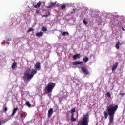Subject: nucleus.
I'll list each match as a JSON object with an SVG mask.
<instances>
[{"label":"nucleus","instance_id":"f257e3e1","mask_svg":"<svg viewBox=\"0 0 125 125\" xmlns=\"http://www.w3.org/2000/svg\"><path fill=\"white\" fill-rule=\"evenodd\" d=\"M107 109L109 116V125H111L112 123H114V116H115V113H116V111L118 110V105H115L114 107V105L109 104V105L107 106ZM108 113L105 111L103 112L105 120L108 119Z\"/></svg>","mask_w":125,"mask_h":125},{"label":"nucleus","instance_id":"f03ea898","mask_svg":"<svg viewBox=\"0 0 125 125\" xmlns=\"http://www.w3.org/2000/svg\"><path fill=\"white\" fill-rule=\"evenodd\" d=\"M89 123V115L88 114L84 115L82 119L78 121L77 125H88Z\"/></svg>","mask_w":125,"mask_h":125},{"label":"nucleus","instance_id":"7ed1b4c3","mask_svg":"<svg viewBox=\"0 0 125 125\" xmlns=\"http://www.w3.org/2000/svg\"><path fill=\"white\" fill-rule=\"evenodd\" d=\"M55 83H53L52 82H49L48 84L45 87V90L47 92V93H50L52 92V90H53V88L55 87L56 85Z\"/></svg>","mask_w":125,"mask_h":125},{"label":"nucleus","instance_id":"20e7f679","mask_svg":"<svg viewBox=\"0 0 125 125\" xmlns=\"http://www.w3.org/2000/svg\"><path fill=\"white\" fill-rule=\"evenodd\" d=\"M37 74V70L35 69H31V72L29 74V72H26L24 73V76H23V79L24 80H31L34 77L35 74Z\"/></svg>","mask_w":125,"mask_h":125},{"label":"nucleus","instance_id":"39448f33","mask_svg":"<svg viewBox=\"0 0 125 125\" xmlns=\"http://www.w3.org/2000/svg\"><path fill=\"white\" fill-rule=\"evenodd\" d=\"M75 112H76L75 108H72L71 110L70 113L71 114V122H76V121H77V119H76V118H74V113H75Z\"/></svg>","mask_w":125,"mask_h":125},{"label":"nucleus","instance_id":"423d86ee","mask_svg":"<svg viewBox=\"0 0 125 125\" xmlns=\"http://www.w3.org/2000/svg\"><path fill=\"white\" fill-rule=\"evenodd\" d=\"M81 71L83 73V74H84V75H89V71H88L87 68L84 66L81 67Z\"/></svg>","mask_w":125,"mask_h":125},{"label":"nucleus","instance_id":"0eeeda50","mask_svg":"<svg viewBox=\"0 0 125 125\" xmlns=\"http://www.w3.org/2000/svg\"><path fill=\"white\" fill-rule=\"evenodd\" d=\"M81 64H82V66H83V62H79V61H76L73 63V66H77V65H81Z\"/></svg>","mask_w":125,"mask_h":125},{"label":"nucleus","instance_id":"6e6552de","mask_svg":"<svg viewBox=\"0 0 125 125\" xmlns=\"http://www.w3.org/2000/svg\"><path fill=\"white\" fill-rule=\"evenodd\" d=\"M52 114H53V109L51 108L48 111V117L50 118Z\"/></svg>","mask_w":125,"mask_h":125},{"label":"nucleus","instance_id":"1a4fd4ad","mask_svg":"<svg viewBox=\"0 0 125 125\" xmlns=\"http://www.w3.org/2000/svg\"><path fill=\"white\" fill-rule=\"evenodd\" d=\"M81 57H82V56H81L80 54H77L72 56L73 59L74 60H76L77 59H78V58H80Z\"/></svg>","mask_w":125,"mask_h":125},{"label":"nucleus","instance_id":"9d476101","mask_svg":"<svg viewBox=\"0 0 125 125\" xmlns=\"http://www.w3.org/2000/svg\"><path fill=\"white\" fill-rule=\"evenodd\" d=\"M35 69L36 70H41V63L37 62L34 66Z\"/></svg>","mask_w":125,"mask_h":125},{"label":"nucleus","instance_id":"9b49d317","mask_svg":"<svg viewBox=\"0 0 125 125\" xmlns=\"http://www.w3.org/2000/svg\"><path fill=\"white\" fill-rule=\"evenodd\" d=\"M119 65V63L118 62H115V64L113 65L112 67V72H114V71H115L116 69L118 68V65Z\"/></svg>","mask_w":125,"mask_h":125},{"label":"nucleus","instance_id":"f8f14e48","mask_svg":"<svg viewBox=\"0 0 125 125\" xmlns=\"http://www.w3.org/2000/svg\"><path fill=\"white\" fill-rule=\"evenodd\" d=\"M43 35V32H42V31L38 32L35 34L36 37H42V36Z\"/></svg>","mask_w":125,"mask_h":125},{"label":"nucleus","instance_id":"ddd939ff","mask_svg":"<svg viewBox=\"0 0 125 125\" xmlns=\"http://www.w3.org/2000/svg\"><path fill=\"white\" fill-rule=\"evenodd\" d=\"M120 45H122V43H120V41H118L115 45V47L117 49H119V48H120Z\"/></svg>","mask_w":125,"mask_h":125},{"label":"nucleus","instance_id":"4468645a","mask_svg":"<svg viewBox=\"0 0 125 125\" xmlns=\"http://www.w3.org/2000/svg\"><path fill=\"white\" fill-rule=\"evenodd\" d=\"M17 110H18V108H17V107H16L15 108H14V109L13 110V112H12V113L11 114L12 117H13V116L14 115H15V113H16V112H17Z\"/></svg>","mask_w":125,"mask_h":125},{"label":"nucleus","instance_id":"2eb2a0df","mask_svg":"<svg viewBox=\"0 0 125 125\" xmlns=\"http://www.w3.org/2000/svg\"><path fill=\"white\" fill-rule=\"evenodd\" d=\"M15 68H17V64L16 62H14L12 64V70H15Z\"/></svg>","mask_w":125,"mask_h":125},{"label":"nucleus","instance_id":"dca6fc26","mask_svg":"<svg viewBox=\"0 0 125 125\" xmlns=\"http://www.w3.org/2000/svg\"><path fill=\"white\" fill-rule=\"evenodd\" d=\"M20 118L22 120V121H24L25 118H26V115H25L22 113H20Z\"/></svg>","mask_w":125,"mask_h":125},{"label":"nucleus","instance_id":"f3484780","mask_svg":"<svg viewBox=\"0 0 125 125\" xmlns=\"http://www.w3.org/2000/svg\"><path fill=\"white\" fill-rule=\"evenodd\" d=\"M33 6H34L35 8L40 7L41 6V2H39L36 5L33 4Z\"/></svg>","mask_w":125,"mask_h":125},{"label":"nucleus","instance_id":"a211bd4d","mask_svg":"<svg viewBox=\"0 0 125 125\" xmlns=\"http://www.w3.org/2000/svg\"><path fill=\"white\" fill-rule=\"evenodd\" d=\"M61 9H62V10H65V9H66V5L61 4Z\"/></svg>","mask_w":125,"mask_h":125},{"label":"nucleus","instance_id":"6ab92c4d","mask_svg":"<svg viewBox=\"0 0 125 125\" xmlns=\"http://www.w3.org/2000/svg\"><path fill=\"white\" fill-rule=\"evenodd\" d=\"M3 109L4 110V112H7V107L6 106V104H4L3 106Z\"/></svg>","mask_w":125,"mask_h":125},{"label":"nucleus","instance_id":"aec40b11","mask_svg":"<svg viewBox=\"0 0 125 125\" xmlns=\"http://www.w3.org/2000/svg\"><path fill=\"white\" fill-rule=\"evenodd\" d=\"M83 61L84 62V63H86V62L88 61V58L87 57H85L83 58Z\"/></svg>","mask_w":125,"mask_h":125},{"label":"nucleus","instance_id":"412c9836","mask_svg":"<svg viewBox=\"0 0 125 125\" xmlns=\"http://www.w3.org/2000/svg\"><path fill=\"white\" fill-rule=\"evenodd\" d=\"M62 36H69V33L68 32H63L62 33Z\"/></svg>","mask_w":125,"mask_h":125},{"label":"nucleus","instance_id":"4be33fe9","mask_svg":"<svg viewBox=\"0 0 125 125\" xmlns=\"http://www.w3.org/2000/svg\"><path fill=\"white\" fill-rule=\"evenodd\" d=\"M25 105L26 106H28L29 108H30V107H31V104H30V102H29V101H27L26 102Z\"/></svg>","mask_w":125,"mask_h":125},{"label":"nucleus","instance_id":"5701e85b","mask_svg":"<svg viewBox=\"0 0 125 125\" xmlns=\"http://www.w3.org/2000/svg\"><path fill=\"white\" fill-rule=\"evenodd\" d=\"M50 16V12H48V15H43L42 16V17H48V16Z\"/></svg>","mask_w":125,"mask_h":125},{"label":"nucleus","instance_id":"b1692460","mask_svg":"<svg viewBox=\"0 0 125 125\" xmlns=\"http://www.w3.org/2000/svg\"><path fill=\"white\" fill-rule=\"evenodd\" d=\"M106 95L107 96V97H109V98H111V93L109 92H107Z\"/></svg>","mask_w":125,"mask_h":125},{"label":"nucleus","instance_id":"393cba45","mask_svg":"<svg viewBox=\"0 0 125 125\" xmlns=\"http://www.w3.org/2000/svg\"><path fill=\"white\" fill-rule=\"evenodd\" d=\"M42 31L43 32H46V31H47V28H46V27H43L42 28Z\"/></svg>","mask_w":125,"mask_h":125},{"label":"nucleus","instance_id":"a878e982","mask_svg":"<svg viewBox=\"0 0 125 125\" xmlns=\"http://www.w3.org/2000/svg\"><path fill=\"white\" fill-rule=\"evenodd\" d=\"M31 67H28L25 73H29V72H31Z\"/></svg>","mask_w":125,"mask_h":125},{"label":"nucleus","instance_id":"bb28decb","mask_svg":"<svg viewBox=\"0 0 125 125\" xmlns=\"http://www.w3.org/2000/svg\"><path fill=\"white\" fill-rule=\"evenodd\" d=\"M33 30H34V29H33V28H30L27 31V33H30V32H32V31H33Z\"/></svg>","mask_w":125,"mask_h":125},{"label":"nucleus","instance_id":"cd10ccee","mask_svg":"<svg viewBox=\"0 0 125 125\" xmlns=\"http://www.w3.org/2000/svg\"><path fill=\"white\" fill-rule=\"evenodd\" d=\"M83 23L84 25H87V21H85V19H83Z\"/></svg>","mask_w":125,"mask_h":125},{"label":"nucleus","instance_id":"c85d7f7f","mask_svg":"<svg viewBox=\"0 0 125 125\" xmlns=\"http://www.w3.org/2000/svg\"><path fill=\"white\" fill-rule=\"evenodd\" d=\"M120 95H121L122 96H124L125 95V93H122V91H120L119 93Z\"/></svg>","mask_w":125,"mask_h":125},{"label":"nucleus","instance_id":"c756f323","mask_svg":"<svg viewBox=\"0 0 125 125\" xmlns=\"http://www.w3.org/2000/svg\"><path fill=\"white\" fill-rule=\"evenodd\" d=\"M50 4L52 6H54V5H55V4H56V3L55 2H51Z\"/></svg>","mask_w":125,"mask_h":125},{"label":"nucleus","instance_id":"7c9ffc66","mask_svg":"<svg viewBox=\"0 0 125 125\" xmlns=\"http://www.w3.org/2000/svg\"><path fill=\"white\" fill-rule=\"evenodd\" d=\"M52 7V6L50 4V5L47 6V8H51V7Z\"/></svg>","mask_w":125,"mask_h":125},{"label":"nucleus","instance_id":"2f4dec72","mask_svg":"<svg viewBox=\"0 0 125 125\" xmlns=\"http://www.w3.org/2000/svg\"><path fill=\"white\" fill-rule=\"evenodd\" d=\"M5 43H6L7 44H8V45H9V44H10V42H5Z\"/></svg>","mask_w":125,"mask_h":125},{"label":"nucleus","instance_id":"473e14b6","mask_svg":"<svg viewBox=\"0 0 125 125\" xmlns=\"http://www.w3.org/2000/svg\"><path fill=\"white\" fill-rule=\"evenodd\" d=\"M75 13V9H73V11L71 12V14Z\"/></svg>","mask_w":125,"mask_h":125},{"label":"nucleus","instance_id":"72a5a7b5","mask_svg":"<svg viewBox=\"0 0 125 125\" xmlns=\"http://www.w3.org/2000/svg\"><path fill=\"white\" fill-rule=\"evenodd\" d=\"M51 94H48V96H49V97H50V98H51Z\"/></svg>","mask_w":125,"mask_h":125},{"label":"nucleus","instance_id":"f704fd0d","mask_svg":"<svg viewBox=\"0 0 125 125\" xmlns=\"http://www.w3.org/2000/svg\"><path fill=\"white\" fill-rule=\"evenodd\" d=\"M7 41H11V39L10 38H8L7 39Z\"/></svg>","mask_w":125,"mask_h":125},{"label":"nucleus","instance_id":"c9c22d12","mask_svg":"<svg viewBox=\"0 0 125 125\" xmlns=\"http://www.w3.org/2000/svg\"><path fill=\"white\" fill-rule=\"evenodd\" d=\"M122 31H125V30L124 29V27L122 28Z\"/></svg>","mask_w":125,"mask_h":125},{"label":"nucleus","instance_id":"e433bc0d","mask_svg":"<svg viewBox=\"0 0 125 125\" xmlns=\"http://www.w3.org/2000/svg\"><path fill=\"white\" fill-rule=\"evenodd\" d=\"M36 13H39V11H36Z\"/></svg>","mask_w":125,"mask_h":125},{"label":"nucleus","instance_id":"4c0bfd02","mask_svg":"<svg viewBox=\"0 0 125 125\" xmlns=\"http://www.w3.org/2000/svg\"><path fill=\"white\" fill-rule=\"evenodd\" d=\"M0 125H1V122H0Z\"/></svg>","mask_w":125,"mask_h":125},{"label":"nucleus","instance_id":"58836bf2","mask_svg":"<svg viewBox=\"0 0 125 125\" xmlns=\"http://www.w3.org/2000/svg\"><path fill=\"white\" fill-rule=\"evenodd\" d=\"M24 114H26V112H24Z\"/></svg>","mask_w":125,"mask_h":125},{"label":"nucleus","instance_id":"ea45409f","mask_svg":"<svg viewBox=\"0 0 125 125\" xmlns=\"http://www.w3.org/2000/svg\"><path fill=\"white\" fill-rule=\"evenodd\" d=\"M21 112H22V110H21Z\"/></svg>","mask_w":125,"mask_h":125}]
</instances>
